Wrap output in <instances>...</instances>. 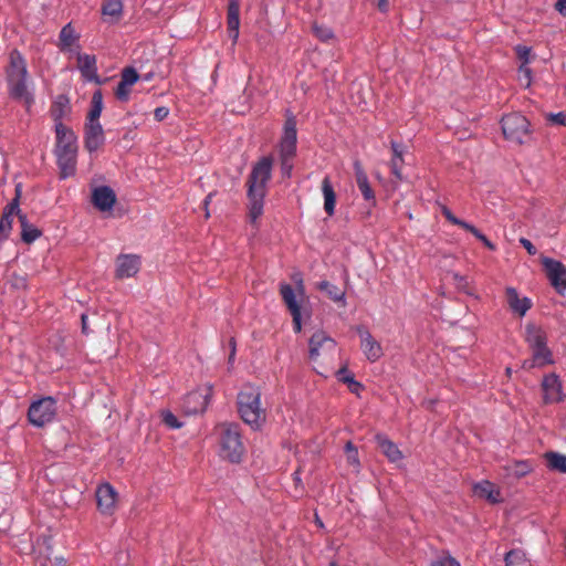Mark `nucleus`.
Returning a JSON list of instances; mask_svg holds the SVG:
<instances>
[{"label":"nucleus","mask_w":566,"mask_h":566,"mask_svg":"<svg viewBox=\"0 0 566 566\" xmlns=\"http://www.w3.org/2000/svg\"><path fill=\"white\" fill-rule=\"evenodd\" d=\"M19 197H20V191L17 190L15 198H13L12 201L4 208L3 214H8L11 218H13L14 214H17L19 218H20V216H23L19 208Z\"/></svg>","instance_id":"37998d69"},{"label":"nucleus","mask_w":566,"mask_h":566,"mask_svg":"<svg viewBox=\"0 0 566 566\" xmlns=\"http://www.w3.org/2000/svg\"><path fill=\"white\" fill-rule=\"evenodd\" d=\"M360 388H361V387L349 386L350 391H352V392H355V394H357V392H358V390H359Z\"/></svg>","instance_id":"680f3d73"},{"label":"nucleus","mask_w":566,"mask_h":566,"mask_svg":"<svg viewBox=\"0 0 566 566\" xmlns=\"http://www.w3.org/2000/svg\"><path fill=\"white\" fill-rule=\"evenodd\" d=\"M312 30L315 36L323 42H327L334 38V32L329 27L314 23Z\"/></svg>","instance_id":"ea45409f"},{"label":"nucleus","mask_w":566,"mask_h":566,"mask_svg":"<svg viewBox=\"0 0 566 566\" xmlns=\"http://www.w3.org/2000/svg\"><path fill=\"white\" fill-rule=\"evenodd\" d=\"M357 333L360 337V348L367 360L377 361L384 354L380 343L363 326L357 327Z\"/></svg>","instance_id":"2eb2a0df"},{"label":"nucleus","mask_w":566,"mask_h":566,"mask_svg":"<svg viewBox=\"0 0 566 566\" xmlns=\"http://www.w3.org/2000/svg\"><path fill=\"white\" fill-rule=\"evenodd\" d=\"M56 415V400L52 397H44L31 403L28 418L29 421L40 428L53 421Z\"/></svg>","instance_id":"6e6552de"},{"label":"nucleus","mask_w":566,"mask_h":566,"mask_svg":"<svg viewBox=\"0 0 566 566\" xmlns=\"http://www.w3.org/2000/svg\"><path fill=\"white\" fill-rule=\"evenodd\" d=\"M153 77V74L151 73H148L144 76V81H150Z\"/></svg>","instance_id":"e2e57ef3"},{"label":"nucleus","mask_w":566,"mask_h":566,"mask_svg":"<svg viewBox=\"0 0 566 566\" xmlns=\"http://www.w3.org/2000/svg\"><path fill=\"white\" fill-rule=\"evenodd\" d=\"M311 360H316L321 355L333 354L336 350V342L325 332H315L308 340Z\"/></svg>","instance_id":"4468645a"},{"label":"nucleus","mask_w":566,"mask_h":566,"mask_svg":"<svg viewBox=\"0 0 566 566\" xmlns=\"http://www.w3.org/2000/svg\"><path fill=\"white\" fill-rule=\"evenodd\" d=\"M318 289L325 292L334 302H342L345 304V292L339 290L336 285L328 281H322L318 283Z\"/></svg>","instance_id":"e433bc0d"},{"label":"nucleus","mask_w":566,"mask_h":566,"mask_svg":"<svg viewBox=\"0 0 566 566\" xmlns=\"http://www.w3.org/2000/svg\"><path fill=\"white\" fill-rule=\"evenodd\" d=\"M345 451L348 454V453L357 451V449L350 441H348L345 446Z\"/></svg>","instance_id":"6e6d98bb"},{"label":"nucleus","mask_w":566,"mask_h":566,"mask_svg":"<svg viewBox=\"0 0 566 566\" xmlns=\"http://www.w3.org/2000/svg\"><path fill=\"white\" fill-rule=\"evenodd\" d=\"M391 149L394 153V157L391 159V172L395 175L396 178L401 179V165L403 161L402 155H403V146L399 143L392 142L391 143Z\"/></svg>","instance_id":"72a5a7b5"},{"label":"nucleus","mask_w":566,"mask_h":566,"mask_svg":"<svg viewBox=\"0 0 566 566\" xmlns=\"http://www.w3.org/2000/svg\"><path fill=\"white\" fill-rule=\"evenodd\" d=\"M473 493L478 497L484 499L492 504H496L502 501L500 489L489 480H482L474 483Z\"/></svg>","instance_id":"a878e982"},{"label":"nucleus","mask_w":566,"mask_h":566,"mask_svg":"<svg viewBox=\"0 0 566 566\" xmlns=\"http://www.w3.org/2000/svg\"><path fill=\"white\" fill-rule=\"evenodd\" d=\"M280 294L292 316L294 332L301 333L303 315H310V311L307 310L308 303H297L295 295L292 291V285L289 283L280 284Z\"/></svg>","instance_id":"1a4fd4ad"},{"label":"nucleus","mask_w":566,"mask_h":566,"mask_svg":"<svg viewBox=\"0 0 566 566\" xmlns=\"http://www.w3.org/2000/svg\"><path fill=\"white\" fill-rule=\"evenodd\" d=\"M337 377L339 381L348 384V386L361 387V385L354 379V376L346 368L339 369L337 371Z\"/></svg>","instance_id":"c03bdc74"},{"label":"nucleus","mask_w":566,"mask_h":566,"mask_svg":"<svg viewBox=\"0 0 566 566\" xmlns=\"http://www.w3.org/2000/svg\"><path fill=\"white\" fill-rule=\"evenodd\" d=\"M515 52L517 57L522 61V64L530 63L531 48L526 45L518 44L515 46Z\"/></svg>","instance_id":"49530a36"},{"label":"nucleus","mask_w":566,"mask_h":566,"mask_svg":"<svg viewBox=\"0 0 566 566\" xmlns=\"http://www.w3.org/2000/svg\"><path fill=\"white\" fill-rule=\"evenodd\" d=\"M55 156L60 169V178L67 179L76 171L77 145L76 136L64 124L56 126Z\"/></svg>","instance_id":"7ed1b4c3"},{"label":"nucleus","mask_w":566,"mask_h":566,"mask_svg":"<svg viewBox=\"0 0 566 566\" xmlns=\"http://www.w3.org/2000/svg\"><path fill=\"white\" fill-rule=\"evenodd\" d=\"M140 268V258L136 254H120L116 260V276L128 279L134 276Z\"/></svg>","instance_id":"aec40b11"},{"label":"nucleus","mask_w":566,"mask_h":566,"mask_svg":"<svg viewBox=\"0 0 566 566\" xmlns=\"http://www.w3.org/2000/svg\"><path fill=\"white\" fill-rule=\"evenodd\" d=\"M161 416L164 423L170 429H179L184 426V423L169 410L163 411Z\"/></svg>","instance_id":"a19ab883"},{"label":"nucleus","mask_w":566,"mask_h":566,"mask_svg":"<svg viewBox=\"0 0 566 566\" xmlns=\"http://www.w3.org/2000/svg\"><path fill=\"white\" fill-rule=\"evenodd\" d=\"M211 397V387H202L190 391L184 397L182 409L187 415H197L203 412Z\"/></svg>","instance_id":"9b49d317"},{"label":"nucleus","mask_w":566,"mask_h":566,"mask_svg":"<svg viewBox=\"0 0 566 566\" xmlns=\"http://www.w3.org/2000/svg\"><path fill=\"white\" fill-rule=\"evenodd\" d=\"M542 390L545 403H558L565 399L563 382L555 373L547 374L543 377Z\"/></svg>","instance_id":"ddd939ff"},{"label":"nucleus","mask_w":566,"mask_h":566,"mask_svg":"<svg viewBox=\"0 0 566 566\" xmlns=\"http://www.w3.org/2000/svg\"><path fill=\"white\" fill-rule=\"evenodd\" d=\"M293 479L296 483H298L301 481V476H300V472L298 471H295L293 473Z\"/></svg>","instance_id":"bf43d9fd"},{"label":"nucleus","mask_w":566,"mask_h":566,"mask_svg":"<svg viewBox=\"0 0 566 566\" xmlns=\"http://www.w3.org/2000/svg\"><path fill=\"white\" fill-rule=\"evenodd\" d=\"M354 171L357 187L360 190L364 199L375 202V193L369 185L368 177L358 160L354 163Z\"/></svg>","instance_id":"cd10ccee"},{"label":"nucleus","mask_w":566,"mask_h":566,"mask_svg":"<svg viewBox=\"0 0 566 566\" xmlns=\"http://www.w3.org/2000/svg\"><path fill=\"white\" fill-rule=\"evenodd\" d=\"M347 461L349 464H352L354 467H358L359 465L358 451L348 453Z\"/></svg>","instance_id":"603ef678"},{"label":"nucleus","mask_w":566,"mask_h":566,"mask_svg":"<svg viewBox=\"0 0 566 566\" xmlns=\"http://www.w3.org/2000/svg\"><path fill=\"white\" fill-rule=\"evenodd\" d=\"M548 120L552 124L564 126L566 125V115L563 112L548 114Z\"/></svg>","instance_id":"09e8293b"},{"label":"nucleus","mask_w":566,"mask_h":566,"mask_svg":"<svg viewBox=\"0 0 566 566\" xmlns=\"http://www.w3.org/2000/svg\"><path fill=\"white\" fill-rule=\"evenodd\" d=\"M238 409L242 420L253 429H259L265 421V410L261 408V391L248 385L238 395Z\"/></svg>","instance_id":"20e7f679"},{"label":"nucleus","mask_w":566,"mask_h":566,"mask_svg":"<svg viewBox=\"0 0 566 566\" xmlns=\"http://www.w3.org/2000/svg\"><path fill=\"white\" fill-rule=\"evenodd\" d=\"M441 213L443 217L452 224L459 226L463 228L464 230L471 232L478 240H480L488 249L495 250V245L473 224L463 221L455 217L452 211L447 206H441Z\"/></svg>","instance_id":"6ab92c4d"},{"label":"nucleus","mask_w":566,"mask_h":566,"mask_svg":"<svg viewBox=\"0 0 566 566\" xmlns=\"http://www.w3.org/2000/svg\"><path fill=\"white\" fill-rule=\"evenodd\" d=\"M92 202L102 212L111 211L116 202V195L108 186H99L93 190Z\"/></svg>","instance_id":"412c9836"},{"label":"nucleus","mask_w":566,"mask_h":566,"mask_svg":"<svg viewBox=\"0 0 566 566\" xmlns=\"http://www.w3.org/2000/svg\"><path fill=\"white\" fill-rule=\"evenodd\" d=\"M505 566H532L525 553L521 549H512L505 554Z\"/></svg>","instance_id":"f704fd0d"},{"label":"nucleus","mask_w":566,"mask_h":566,"mask_svg":"<svg viewBox=\"0 0 566 566\" xmlns=\"http://www.w3.org/2000/svg\"><path fill=\"white\" fill-rule=\"evenodd\" d=\"M81 319H82V331L84 333H86L87 332V323H86L87 316L85 314H82Z\"/></svg>","instance_id":"4d7b16f0"},{"label":"nucleus","mask_w":566,"mask_h":566,"mask_svg":"<svg viewBox=\"0 0 566 566\" xmlns=\"http://www.w3.org/2000/svg\"><path fill=\"white\" fill-rule=\"evenodd\" d=\"M507 470L511 475L520 479L527 475L533 470V465L528 461H517Z\"/></svg>","instance_id":"58836bf2"},{"label":"nucleus","mask_w":566,"mask_h":566,"mask_svg":"<svg viewBox=\"0 0 566 566\" xmlns=\"http://www.w3.org/2000/svg\"><path fill=\"white\" fill-rule=\"evenodd\" d=\"M104 103H103V94L101 90H97L93 93L91 99V107L87 114L86 122H99L101 114L103 112Z\"/></svg>","instance_id":"2f4dec72"},{"label":"nucleus","mask_w":566,"mask_h":566,"mask_svg":"<svg viewBox=\"0 0 566 566\" xmlns=\"http://www.w3.org/2000/svg\"><path fill=\"white\" fill-rule=\"evenodd\" d=\"M375 439L381 452L390 462L395 463L402 460L403 455L398 446L389 440L385 434L378 433Z\"/></svg>","instance_id":"c85d7f7f"},{"label":"nucleus","mask_w":566,"mask_h":566,"mask_svg":"<svg viewBox=\"0 0 566 566\" xmlns=\"http://www.w3.org/2000/svg\"><path fill=\"white\" fill-rule=\"evenodd\" d=\"M377 6H378V9L381 12H386L388 10V2H387V0H379Z\"/></svg>","instance_id":"5fc2aeb1"},{"label":"nucleus","mask_w":566,"mask_h":566,"mask_svg":"<svg viewBox=\"0 0 566 566\" xmlns=\"http://www.w3.org/2000/svg\"><path fill=\"white\" fill-rule=\"evenodd\" d=\"M240 0H229L228 3V31L233 44L239 38L240 28Z\"/></svg>","instance_id":"bb28decb"},{"label":"nucleus","mask_w":566,"mask_h":566,"mask_svg":"<svg viewBox=\"0 0 566 566\" xmlns=\"http://www.w3.org/2000/svg\"><path fill=\"white\" fill-rule=\"evenodd\" d=\"M322 192L324 197V210L331 217L335 213L336 193L334 191L329 177L322 181Z\"/></svg>","instance_id":"7c9ffc66"},{"label":"nucleus","mask_w":566,"mask_h":566,"mask_svg":"<svg viewBox=\"0 0 566 566\" xmlns=\"http://www.w3.org/2000/svg\"><path fill=\"white\" fill-rule=\"evenodd\" d=\"M273 158L261 157L252 167L247 180L248 218L254 224L263 214L268 182L272 177Z\"/></svg>","instance_id":"f257e3e1"},{"label":"nucleus","mask_w":566,"mask_h":566,"mask_svg":"<svg viewBox=\"0 0 566 566\" xmlns=\"http://www.w3.org/2000/svg\"><path fill=\"white\" fill-rule=\"evenodd\" d=\"M545 459L549 470L566 473V454L549 451L545 453Z\"/></svg>","instance_id":"473e14b6"},{"label":"nucleus","mask_w":566,"mask_h":566,"mask_svg":"<svg viewBox=\"0 0 566 566\" xmlns=\"http://www.w3.org/2000/svg\"><path fill=\"white\" fill-rule=\"evenodd\" d=\"M103 21L108 24H116L124 14V4L122 0H104L101 7Z\"/></svg>","instance_id":"393cba45"},{"label":"nucleus","mask_w":566,"mask_h":566,"mask_svg":"<svg viewBox=\"0 0 566 566\" xmlns=\"http://www.w3.org/2000/svg\"><path fill=\"white\" fill-rule=\"evenodd\" d=\"M525 333V340L533 353V361L528 367L553 364L552 352L547 347L546 333L533 324L526 325Z\"/></svg>","instance_id":"0eeeda50"},{"label":"nucleus","mask_w":566,"mask_h":566,"mask_svg":"<svg viewBox=\"0 0 566 566\" xmlns=\"http://www.w3.org/2000/svg\"><path fill=\"white\" fill-rule=\"evenodd\" d=\"M20 222L22 228L21 237L24 242L32 243L41 235L40 230L28 223L27 216H20Z\"/></svg>","instance_id":"c9c22d12"},{"label":"nucleus","mask_w":566,"mask_h":566,"mask_svg":"<svg viewBox=\"0 0 566 566\" xmlns=\"http://www.w3.org/2000/svg\"><path fill=\"white\" fill-rule=\"evenodd\" d=\"M555 9L562 14L566 15V0H557Z\"/></svg>","instance_id":"864d4df0"},{"label":"nucleus","mask_w":566,"mask_h":566,"mask_svg":"<svg viewBox=\"0 0 566 566\" xmlns=\"http://www.w3.org/2000/svg\"><path fill=\"white\" fill-rule=\"evenodd\" d=\"M169 108L166 106L156 107L154 111V117L157 122H161L169 115Z\"/></svg>","instance_id":"8fccbe9b"},{"label":"nucleus","mask_w":566,"mask_h":566,"mask_svg":"<svg viewBox=\"0 0 566 566\" xmlns=\"http://www.w3.org/2000/svg\"><path fill=\"white\" fill-rule=\"evenodd\" d=\"M431 566H461V564L452 556H444L432 562Z\"/></svg>","instance_id":"de8ad7c7"},{"label":"nucleus","mask_w":566,"mask_h":566,"mask_svg":"<svg viewBox=\"0 0 566 566\" xmlns=\"http://www.w3.org/2000/svg\"><path fill=\"white\" fill-rule=\"evenodd\" d=\"M6 77L9 96L30 107L34 103V85L29 76L27 61L18 50L11 51L9 55Z\"/></svg>","instance_id":"f03ea898"},{"label":"nucleus","mask_w":566,"mask_h":566,"mask_svg":"<svg viewBox=\"0 0 566 566\" xmlns=\"http://www.w3.org/2000/svg\"><path fill=\"white\" fill-rule=\"evenodd\" d=\"M292 280L295 283V287L292 286V291L295 295L297 303H308V297L305 293L304 281L301 273H294Z\"/></svg>","instance_id":"4c0bfd02"},{"label":"nucleus","mask_w":566,"mask_h":566,"mask_svg":"<svg viewBox=\"0 0 566 566\" xmlns=\"http://www.w3.org/2000/svg\"><path fill=\"white\" fill-rule=\"evenodd\" d=\"M70 101L65 95H59L51 107V115L54 119V129L59 124H63L62 119L70 113Z\"/></svg>","instance_id":"c756f323"},{"label":"nucleus","mask_w":566,"mask_h":566,"mask_svg":"<svg viewBox=\"0 0 566 566\" xmlns=\"http://www.w3.org/2000/svg\"><path fill=\"white\" fill-rule=\"evenodd\" d=\"M245 452L242 442L240 426L238 423H224L220 432V454L232 463H239Z\"/></svg>","instance_id":"423d86ee"},{"label":"nucleus","mask_w":566,"mask_h":566,"mask_svg":"<svg viewBox=\"0 0 566 566\" xmlns=\"http://www.w3.org/2000/svg\"><path fill=\"white\" fill-rule=\"evenodd\" d=\"M80 34L75 31L72 23H66L59 34V48L62 52L76 53Z\"/></svg>","instance_id":"b1692460"},{"label":"nucleus","mask_w":566,"mask_h":566,"mask_svg":"<svg viewBox=\"0 0 566 566\" xmlns=\"http://www.w3.org/2000/svg\"><path fill=\"white\" fill-rule=\"evenodd\" d=\"M501 126L504 137L516 144H522L528 134V120L517 113L503 116Z\"/></svg>","instance_id":"9d476101"},{"label":"nucleus","mask_w":566,"mask_h":566,"mask_svg":"<svg viewBox=\"0 0 566 566\" xmlns=\"http://www.w3.org/2000/svg\"><path fill=\"white\" fill-rule=\"evenodd\" d=\"M542 264L553 287L557 293L564 294L566 291V266L560 261L547 256L542 259Z\"/></svg>","instance_id":"f8f14e48"},{"label":"nucleus","mask_w":566,"mask_h":566,"mask_svg":"<svg viewBox=\"0 0 566 566\" xmlns=\"http://www.w3.org/2000/svg\"><path fill=\"white\" fill-rule=\"evenodd\" d=\"M518 76L520 81L526 86L531 85L532 82V70L527 66V64H521L518 67Z\"/></svg>","instance_id":"a18cd8bd"},{"label":"nucleus","mask_w":566,"mask_h":566,"mask_svg":"<svg viewBox=\"0 0 566 566\" xmlns=\"http://www.w3.org/2000/svg\"><path fill=\"white\" fill-rule=\"evenodd\" d=\"M520 243L525 248V250L528 252V254L535 255L537 253L536 248L533 245V243L528 239L521 238Z\"/></svg>","instance_id":"3c124183"},{"label":"nucleus","mask_w":566,"mask_h":566,"mask_svg":"<svg viewBox=\"0 0 566 566\" xmlns=\"http://www.w3.org/2000/svg\"><path fill=\"white\" fill-rule=\"evenodd\" d=\"M211 198H212V193H209V195L205 198V200H203L205 206H208V203L210 202Z\"/></svg>","instance_id":"052dcab7"},{"label":"nucleus","mask_w":566,"mask_h":566,"mask_svg":"<svg viewBox=\"0 0 566 566\" xmlns=\"http://www.w3.org/2000/svg\"><path fill=\"white\" fill-rule=\"evenodd\" d=\"M13 218L8 214H3L0 220V241H3L8 238L10 230L12 228Z\"/></svg>","instance_id":"79ce46f5"},{"label":"nucleus","mask_w":566,"mask_h":566,"mask_svg":"<svg viewBox=\"0 0 566 566\" xmlns=\"http://www.w3.org/2000/svg\"><path fill=\"white\" fill-rule=\"evenodd\" d=\"M105 143V134L99 122H86L84 144L90 153H95Z\"/></svg>","instance_id":"a211bd4d"},{"label":"nucleus","mask_w":566,"mask_h":566,"mask_svg":"<svg viewBox=\"0 0 566 566\" xmlns=\"http://www.w3.org/2000/svg\"><path fill=\"white\" fill-rule=\"evenodd\" d=\"M117 492L109 483L101 484L96 490L98 510L105 515H111L116 505Z\"/></svg>","instance_id":"dca6fc26"},{"label":"nucleus","mask_w":566,"mask_h":566,"mask_svg":"<svg viewBox=\"0 0 566 566\" xmlns=\"http://www.w3.org/2000/svg\"><path fill=\"white\" fill-rule=\"evenodd\" d=\"M297 132L296 120L293 115L287 116L283 135L279 144V153L281 160V172L283 177L290 178L293 170V157L296 154Z\"/></svg>","instance_id":"39448f33"},{"label":"nucleus","mask_w":566,"mask_h":566,"mask_svg":"<svg viewBox=\"0 0 566 566\" xmlns=\"http://www.w3.org/2000/svg\"><path fill=\"white\" fill-rule=\"evenodd\" d=\"M231 345H232V350H231V354H230V357H229V360L232 361L233 358H234V354H235V346H234V343L231 342Z\"/></svg>","instance_id":"13d9d810"},{"label":"nucleus","mask_w":566,"mask_h":566,"mask_svg":"<svg viewBox=\"0 0 566 566\" xmlns=\"http://www.w3.org/2000/svg\"><path fill=\"white\" fill-rule=\"evenodd\" d=\"M505 293L509 307L514 314H517L520 317H523L532 307L531 298L526 296L520 297L518 292L515 287H506Z\"/></svg>","instance_id":"5701e85b"},{"label":"nucleus","mask_w":566,"mask_h":566,"mask_svg":"<svg viewBox=\"0 0 566 566\" xmlns=\"http://www.w3.org/2000/svg\"><path fill=\"white\" fill-rule=\"evenodd\" d=\"M136 69L128 66L122 71L120 81L115 90V95L120 102H127L130 96V87L139 80Z\"/></svg>","instance_id":"f3484780"},{"label":"nucleus","mask_w":566,"mask_h":566,"mask_svg":"<svg viewBox=\"0 0 566 566\" xmlns=\"http://www.w3.org/2000/svg\"><path fill=\"white\" fill-rule=\"evenodd\" d=\"M80 45H76V57H77V67L81 71L82 75L88 81H94L99 83V77L97 75V66H96V57L94 55L84 54L80 52Z\"/></svg>","instance_id":"4be33fe9"},{"label":"nucleus","mask_w":566,"mask_h":566,"mask_svg":"<svg viewBox=\"0 0 566 566\" xmlns=\"http://www.w3.org/2000/svg\"><path fill=\"white\" fill-rule=\"evenodd\" d=\"M329 566H338L335 562H331Z\"/></svg>","instance_id":"0e129e2a"}]
</instances>
